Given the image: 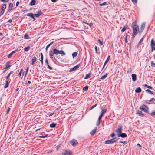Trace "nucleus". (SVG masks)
I'll list each match as a JSON object with an SVG mask.
<instances>
[{"instance_id":"f257e3e1","label":"nucleus","mask_w":155,"mask_h":155,"mask_svg":"<svg viewBox=\"0 0 155 155\" xmlns=\"http://www.w3.org/2000/svg\"><path fill=\"white\" fill-rule=\"evenodd\" d=\"M136 23L137 22L136 21L133 22L132 24L131 27L133 29V33L138 34L140 31H139V26Z\"/></svg>"},{"instance_id":"f03ea898","label":"nucleus","mask_w":155,"mask_h":155,"mask_svg":"<svg viewBox=\"0 0 155 155\" xmlns=\"http://www.w3.org/2000/svg\"><path fill=\"white\" fill-rule=\"evenodd\" d=\"M140 109L142 111H143L145 113L149 114V109L148 107L147 106L144 104L141 105L139 107Z\"/></svg>"},{"instance_id":"7ed1b4c3","label":"nucleus","mask_w":155,"mask_h":155,"mask_svg":"<svg viewBox=\"0 0 155 155\" xmlns=\"http://www.w3.org/2000/svg\"><path fill=\"white\" fill-rule=\"evenodd\" d=\"M63 155H72V152L69 149H67L64 151L62 153Z\"/></svg>"},{"instance_id":"20e7f679","label":"nucleus","mask_w":155,"mask_h":155,"mask_svg":"<svg viewBox=\"0 0 155 155\" xmlns=\"http://www.w3.org/2000/svg\"><path fill=\"white\" fill-rule=\"evenodd\" d=\"M121 126H119L118 128L116 130L115 132L117 134H120L122 132V129Z\"/></svg>"},{"instance_id":"39448f33","label":"nucleus","mask_w":155,"mask_h":155,"mask_svg":"<svg viewBox=\"0 0 155 155\" xmlns=\"http://www.w3.org/2000/svg\"><path fill=\"white\" fill-rule=\"evenodd\" d=\"M101 114L99 116L98 118L99 119H101L102 117H103L104 114L107 111V109H103L102 108L101 109Z\"/></svg>"},{"instance_id":"423d86ee","label":"nucleus","mask_w":155,"mask_h":155,"mask_svg":"<svg viewBox=\"0 0 155 155\" xmlns=\"http://www.w3.org/2000/svg\"><path fill=\"white\" fill-rule=\"evenodd\" d=\"M70 143L73 146H76L78 144L77 141L74 139H73L70 141Z\"/></svg>"},{"instance_id":"0eeeda50","label":"nucleus","mask_w":155,"mask_h":155,"mask_svg":"<svg viewBox=\"0 0 155 155\" xmlns=\"http://www.w3.org/2000/svg\"><path fill=\"white\" fill-rule=\"evenodd\" d=\"M49 56L50 58H51V59L53 61H54V60H56V59L54 56V50H53V51H49Z\"/></svg>"},{"instance_id":"6e6552de","label":"nucleus","mask_w":155,"mask_h":155,"mask_svg":"<svg viewBox=\"0 0 155 155\" xmlns=\"http://www.w3.org/2000/svg\"><path fill=\"white\" fill-rule=\"evenodd\" d=\"M145 22H143L141 24V27H140V30L139 31L140 33H142L144 30L145 27Z\"/></svg>"},{"instance_id":"1a4fd4ad","label":"nucleus","mask_w":155,"mask_h":155,"mask_svg":"<svg viewBox=\"0 0 155 155\" xmlns=\"http://www.w3.org/2000/svg\"><path fill=\"white\" fill-rule=\"evenodd\" d=\"M11 66V65H9V62H8L6 63V66L3 69L4 70L3 71V73H5L7 70L8 68L10 67Z\"/></svg>"},{"instance_id":"9d476101","label":"nucleus","mask_w":155,"mask_h":155,"mask_svg":"<svg viewBox=\"0 0 155 155\" xmlns=\"http://www.w3.org/2000/svg\"><path fill=\"white\" fill-rule=\"evenodd\" d=\"M114 139H111L105 141L104 143L105 144H112L115 143V141H113Z\"/></svg>"},{"instance_id":"9b49d317","label":"nucleus","mask_w":155,"mask_h":155,"mask_svg":"<svg viewBox=\"0 0 155 155\" xmlns=\"http://www.w3.org/2000/svg\"><path fill=\"white\" fill-rule=\"evenodd\" d=\"M80 65H81V64L80 63V64H78V65L74 66L73 68L70 69V71L71 72V71H74V70H77L79 68V67L80 66Z\"/></svg>"},{"instance_id":"f8f14e48","label":"nucleus","mask_w":155,"mask_h":155,"mask_svg":"<svg viewBox=\"0 0 155 155\" xmlns=\"http://www.w3.org/2000/svg\"><path fill=\"white\" fill-rule=\"evenodd\" d=\"M26 15L27 16L30 17L31 18H32L33 19L34 21H35V19L34 17L35 14L34 15L33 13H28Z\"/></svg>"},{"instance_id":"ddd939ff","label":"nucleus","mask_w":155,"mask_h":155,"mask_svg":"<svg viewBox=\"0 0 155 155\" xmlns=\"http://www.w3.org/2000/svg\"><path fill=\"white\" fill-rule=\"evenodd\" d=\"M43 13L41 12V10L38 11L37 13L35 14V15L36 17H38L40 15H43Z\"/></svg>"},{"instance_id":"4468645a","label":"nucleus","mask_w":155,"mask_h":155,"mask_svg":"<svg viewBox=\"0 0 155 155\" xmlns=\"http://www.w3.org/2000/svg\"><path fill=\"white\" fill-rule=\"evenodd\" d=\"M117 136L118 137H121L122 138H125L127 137L126 134L125 133H121L120 134H117Z\"/></svg>"},{"instance_id":"2eb2a0df","label":"nucleus","mask_w":155,"mask_h":155,"mask_svg":"<svg viewBox=\"0 0 155 155\" xmlns=\"http://www.w3.org/2000/svg\"><path fill=\"white\" fill-rule=\"evenodd\" d=\"M136 114L141 117L144 116V114L142 113V111H140L139 110H137V111Z\"/></svg>"},{"instance_id":"dca6fc26","label":"nucleus","mask_w":155,"mask_h":155,"mask_svg":"<svg viewBox=\"0 0 155 155\" xmlns=\"http://www.w3.org/2000/svg\"><path fill=\"white\" fill-rule=\"evenodd\" d=\"M18 50V49H16L15 51H13L12 52H11L8 56V58H10L12 55L13 54L15 53Z\"/></svg>"},{"instance_id":"f3484780","label":"nucleus","mask_w":155,"mask_h":155,"mask_svg":"<svg viewBox=\"0 0 155 155\" xmlns=\"http://www.w3.org/2000/svg\"><path fill=\"white\" fill-rule=\"evenodd\" d=\"M132 80L134 81L137 80V75L136 74H133L131 75Z\"/></svg>"},{"instance_id":"a211bd4d","label":"nucleus","mask_w":155,"mask_h":155,"mask_svg":"<svg viewBox=\"0 0 155 155\" xmlns=\"http://www.w3.org/2000/svg\"><path fill=\"white\" fill-rule=\"evenodd\" d=\"M40 55L41 56V58H40V61L41 64L42 66L43 65V56L42 53H40Z\"/></svg>"},{"instance_id":"6ab92c4d","label":"nucleus","mask_w":155,"mask_h":155,"mask_svg":"<svg viewBox=\"0 0 155 155\" xmlns=\"http://www.w3.org/2000/svg\"><path fill=\"white\" fill-rule=\"evenodd\" d=\"M150 46L151 48H153V47L155 46V43L153 39H152L151 40L150 42Z\"/></svg>"},{"instance_id":"aec40b11","label":"nucleus","mask_w":155,"mask_h":155,"mask_svg":"<svg viewBox=\"0 0 155 155\" xmlns=\"http://www.w3.org/2000/svg\"><path fill=\"white\" fill-rule=\"evenodd\" d=\"M57 124L54 122L52 123L50 125V127L51 128H54L55 127Z\"/></svg>"},{"instance_id":"412c9836","label":"nucleus","mask_w":155,"mask_h":155,"mask_svg":"<svg viewBox=\"0 0 155 155\" xmlns=\"http://www.w3.org/2000/svg\"><path fill=\"white\" fill-rule=\"evenodd\" d=\"M28 70H29V66L28 65V67H27V69H26V71H25L23 72L22 73V75L23 76L24 74V73L25 72V77L26 76V74L28 72Z\"/></svg>"},{"instance_id":"4be33fe9","label":"nucleus","mask_w":155,"mask_h":155,"mask_svg":"<svg viewBox=\"0 0 155 155\" xmlns=\"http://www.w3.org/2000/svg\"><path fill=\"white\" fill-rule=\"evenodd\" d=\"M91 74V73L90 72L86 75L85 77L84 78V79H87L90 77V75Z\"/></svg>"},{"instance_id":"5701e85b","label":"nucleus","mask_w":155,"mask_h":155,"mask_svg":"<svg viewBox=\"0 0 155 155\" xmlns=\"http://www.w3.org/2000/svg\"><path fill=\"white\" fill-rule=\"evenodd\" d=\"M141 89L140 87H137L135 90V92L136 93H139L141 91Z\"/></svg>"},{"instance_id":"b1692460","label":"nucleus","mask_w":155,"mask_h":155,"mask_svg":"<svg viewBox=\"0 0 155 155\" xmlns=\"http://www.w3.org/2000/svg\"><path fill=\"white\" fill-rule=\"evenodd\" d=\"M96 128H95L94 129H93L92 130V131L90 132V134L91 135L93 136L94 135L95 133L96 132Z\"/></svg>"},{"instance_id":"393cba45","label":"nucleus","mask_w":155,"mask_h":155,"mask_svg":"<svg viewBox=\"0 0 155 155\" xmlns=\"http://www.w3.org/2000/svg\"><path fill=\"white\" fill-rule=\"evenodd\" d=\"M36 3V1L35 0H32L30 2L29 5L31 6L34 5Z\"/></svg>"},{"instance_id":"a878e982","label":"nucleus","mask_w":155,"mask_h":155,"mask_svg":"<svg viewBox=\"0 0 155 155\" xmlns=\"http://www.w3.org/2000/svg\"><path fill=\"white\" fill-rule=\"evenodd\" d=\"M54 54L56 55H57L59 54V50H58L57 49H54Z\"/></svg>"},{"instance_id":"bb28decb","label":"nucleus","mask_w":155,"mask_h":155,"mask_svg":"<svg viewBox=\"0 0 155 155\" xmlns=\"http://www.w3.org/2000/svg\"><path fill=\"white\" fill-rule=\"evenodd\" d=\"M59 54H61L62 56L65 55H66L65 52H64L62 50H59Z\"/></svg>"},{"instance_id":"cd10ccee","label":"nucleus","mask_w":155,"mask_h":155,"mask_svg":"<svg viewBox=\"0 0 155 155\" xmlns=\"http://www.w3.org/2000/svg\"><path fill=\"white\" fill-rule=\"evenodd\" d=\"M5 82H6L4 86V87L5 88H7L9 86V83H8V80H6Z\"/></svg>"},{"instance_id":"c85d7f7f","label":"nucleus","mask_w":155,"mask_h":155,"mask_svg":"<svg viewBox=\"0 0 155 155\" xmlns=\"http://www.w3.org/2000/svg\"><path fill=\"white\" fill-rule=\"evenodd\" d=\"M127 27L128 26L127 25L124 26L123 28L121 30V31L122 32H124L126 30V29L127 28Z\"/></svg>"},{"instance_id":"c756f323","label":"nucleus","mask_w":155,"mask_h":155,"mask_svg":"<svg viewBox=\"0 0 155 155\" xmlns=\"http://www.w3.org/2000/svg\"><path fill=\"white\" fill-rule=\"evenodd\" d=\"M144 36L143 37L141 38V39L140 40V41L139 43L137 45L138 47L140 46V44L143 42V39H144Z\"/></svg>"},{"instance_id":"7c9ffc66","label":"nucleus","mask_w":155,"mask_h":155,"mask_svg":"<svg viewBox=\"0 0 155 155\" xmlns=\"http://www.w3.org/2000/svg\"><path fill=\"white\" fill-rule=\"evenodd\" d=\"M53 41L51 42L46 46L45 48V50L46 51H47L48 48L50 46V45H51L52 44H53Z\"/></svg>"},{"instance_id":"2f4dec72","label":"nucleus","mask_w":155,"mask_h":155,"mask_svg":"<svg viewBox=\"0 0 155 155\" xmlns=\"http://www.w3.org/2000/svg\"><path fill=\"white\" fill-rule=\"evenodd\" d=\"M24 37L25 39H28L30 38L29 36L27 33H26L24 35Z\"/></svg>"},{"instance_id":"473e14b6","label":"nucleus","mask_w":155,"mask_h":155,"mask_svg":"<svg viewBox=\"0 0 155 155\" xmlns=\"http://www.w3.org/2000/svg\"><path fill=\"white\" fill-rule=\"evenodd\" d=\"M30 46H28L26 47H25L24 48V50L25 52H27L28 50H29L30 48Z\"/></svg>"},{"instance_id":"72a5a7b5","label":"nucleus","mask_w":155,"mask_h":155,"mask_svg":"<svg viewBox=\"0 0 155 155\" xmlns=\"http://www.w3.org/2000/svg\"><path fill=\"white\" fill-rule=\"evenodd\" d=\"M145 91L146 92L148 93L151 94H153V93L152 91H151L149 89L146 90H145Z\"/></svg>"},{"instance_id":"f704fd0d","label":"nucleus","mask_w":155,"mask_h":155,"mask_svg":"<svg viewBox=\"0 0 155 155\" xmlns=\"http://www.w3.org/2000/svg\"><path fill=\"white\" fill-rule=\"evenodd\" d=\"M147 101L149 102L150 103L155 102V99L154 98H152L149 100H147Z\"/></svg>"},{"instance_id":"c9c22d12","label":"nucleus","mask_w":155,"mask_h":155,"mask_svg":"<svg viewBox=\"0 0 155 155\" xmlns=\"http://www.w3.org/2000/svg\"><path fill=\"white\" fill-rule=\"evenodd\" d=\"M6 4H4L2 7V10L4 11L6 8Z\"/></svg>"},{"instance_id":"e433bc0d","label":"nucleus","mask_w":155,"mask_h":155,"mask_svg":"<svg viewBox=\"0 0 155 155\" xmlns=\"http://www.w3.org/2000/svg\"><path fill=\"white\" fill-rule=\"evenodd\" d=\"M108 74V73H107L106 74L103 76H102L101 78V79H102V80H104V79H105L107 76V75Z\"/></svg>"},{"instance_id":"4c0bfd02","label":"nucleus","mask_w":155,"mask_h":155,"mask_svg":"<svg viewBox=\"0 0 155 155\" xmlns=\"http://www.w3.org/2000/svg\"><path fill=\"white\" fill-rule=\"evenodd\" d=\"M78 54V53L77 52H73L72 54V56L73 58H74L76 57Z\"/></svg>"},{"instance_id":"58836bf2","label":"nucleus","mask_w":155,"mask_h":155,"mask_svg":"<svg viewBox=\"0 0 155 155\" xmlns=\"http://www.w3.org/2000/svg\"><path fill=\"white\" fill-rule=\"evenodd\" d=\"M145 103L147 105H149L151 104H155V102L150 103L149 102L147 101V100L145 102Z\"/></svg>"},{"instance_id":"ea45409f","label":"nucleus","mask_w":155,"mask_h":155,"mask_svg":"<svg viewBox=\"0 0 155 155\" xmlns=\"http://www.w3.org/2000/svg\"><path fill=\"white\" fill-rule=\"evenodd\" d=\"M88 88V86H86L85 87H84L83 88V91H85L87 90Z\"/></svg>"},{"instance_id":"a19ab883","label":"nucleus","mask_w":155,"mask_h":155,"mask_svg":"<svg viewBox=\"0 0 155 155\" xmlns=\"http://www.w3.org/2000/svg\"><path fill=\"white\" fill-rule=\"evenodd\" d=\"M97 104H96L95 105L91 106L89 108V110H92V109H93V108H94L95 107L97 106Z\"/></svg>"},{"instance_id":"79ce46f5","label":"nucleus","mask_w":155,"mask_h":155,"mask_svg":"<svg viewBox=\"0 0 155 155\" xmlns=\"http://www.w3.org/2000/svg\"><path fill=\"white\" fill-rule=\"evenodd\" d=\"M150 114L153 117L155 118V111L151 113Z\"/></svg>"},{"instance_id":"37998d69","label":"nucleus","mask_w":155,"mask_h":155,"mask_svg":"<svg viewBox=\"0 0 155 155\" xmlns=\"http://www.w3.org/2000/svg\"><path fill=\"white\" fill-rule=\"evenodd\" d=\"M84 23L89 25L90 27L93 25V23H87L85 22H84Z\"/></svg>"},{"instance_id":"c03bdc74","label":"nucleus","mask_w":155,"mask_h":155,"mask_svg":"<svg viewBox=\"0 0 155 155\" xmlns=\"http://www.w3.org/2000/svg\"><path fill=\"white\" fill-rule=\"evenodd\" d=\"M101 120V119H99V118L98 119V121L96 123V125L97 126H98L99 125Z\"/></svg>"},{"instance_id":"a18cd8bd","label":"nucleus","mask_w":155,"mask_h":155,"mask_svg":"<svg viewBox=\"0 0 155 155\" xmlns=\"http://www.w3.org/2000/svg\"><path fill=\"white\" fill-rule=\"evenodd\" d=\"M97 41L99 43V44L102 45H103V42L102 41H101L100 39H98V41Z\"/></svg>"},{"instance_id":"49530a36","label":"nucleus","mask_w":155,"mask_h":155,"mask_svg":"<svg viewBox=\"0 0 155 155\" xmlns=\"http://www.w3.org/2000/svg\"><path fill=\"white\" fill-rule=\"evenodd\" d=\"M37 60V58L35 56H34L31 59V61H33L35 62Z\"/></svg>"},{"instance_id":"de8ad7c7","label":"nucleus","mask_w":155,"mask_h":155,"mask_svg":"<svg viewBox=\"0 0 155 155\" xmlns=\"http://www.w3.org/2000/svg\"><path fill=\"white\" fill-rule=\"evenodd\" d=\"M107 5V2H103V3H102V4H99V5L100 6H103V5Z\"/></svg>"},{"instance_id":"09e8293b","label":"nucleus","mask_w":155,"mask_h":155,"mask_svg":"<svg viewBox=\"0 0 155 155\" xmlns=\"http://www.w3.org/2000/svg\"><path fill=\"white\" fill-rule=\"evenodd\" d=\"M110 55H109V56H108V57H107V59L106 60V61H106V62H108V61H109V60H110Z\"/></svg>"},{"instance_id":"8fccbe9b","label":"nucleus","mask_w":155,"mask_h":155,"mask_svg":"<svg viewBox=\"0 0 155 155\" xmlns=\"http://www.w3.org/2000/svg\"><path fill=\"white\" fill-rule=\"evenodd\" d=\"M132 68H130V69H129V70L128 71H127V73H130L132 71Z\"/></svg>"},{"instance_id":"3c124183","label":"nucleus","mask_w":155,"mask_h":155,"mask_svg":"<svg viewBox=\"0 0 155 155\" xmlns=\"http://www.w3.org/2000/svg\"><path fill=\"white\" fill-rule=\"evenodd\" d=\"M13 7V4L12 3H10L9 4V8H12Z\"/></svg>"},{"instance_id":"603ef678","label":"nucleus","mask_w":155,"mask_h":155,"mask_svg":"<svg viewBox=\"0 0 155 155\" xmlns=\"http://www.w3.org/2000/svg\"><path fill=\"white\" fill-rule=\"evenodd\" d=\"M127 38V34H126V36L125 37V42L126 43H127L128 42Z\"/></svg>"},{"instance_id":"864d4df0","label":"nucleus","mask_w":155,"mask_h":155,"mask_svg":"<svg viewBox=\"0 0 155 155\" xmlns=\"http://www.w3.org/2000/svg\"><path fill=\"white\" fill-rule=\"evenodd\" d=\"M151 66L155 67V63H154L153 61H152L151 62Z\"/></svg>"},{"instance_id":"5fc2aeb1","label":"nucleus","mask_w":155,"mask_h":155,"mask_svg":"<svg viewBox=\"0 0 155 155\" xmlns=\"http://www.w3.org/2000/svg\"><path fill=\"white\" fill-rule=\"evenodd\" d=\"M4 11H3V10H2L0 12V17L4 13Z\"/></svg>"},{"instance_id":"6e6d98bb","label":"nucleus","mask_w":155,"mask_h":155,"mask_svg":"<svg viewBox=\"0 0 155 155\" xmlns=\"http://www.w3.org/2000/svg\"><path fill=\"white\" fill-rule=\"evenodd\" d=\"M61 145H58L56 147V149L57 150H58V149L60 148L61 147Z\"/></svg>"},{"instance_id":"4d7b16f0","label":"nucleus","mask_w":155,"mask_h":155,"mask_svg":"<svg viewBox=\"0 0 155 155\" xmlns=\"http://www.w3.org/2000/svg\"><path fill=\"white\" fill-rule=\"evenodd\" d=\"M137 34H136V33H133V35H132V38H133V39H134V37H135V36H136V35H137Z\"/></svg>"},{"instance_id":"13d9d810","label":"nucleus","mask_w":155,"mask_h":155,"mask_svg":"<svg viewBox=\"0 0 155 155\" xmlns=\"http://www.w3.org/2000/svg\"><path fill=\"white\" fill-rule=\"evenodd\" d=\"M45 63L47 65H49L48 64V59H46Z\"/></svg>"},{"instance_id":"bf43d9fd","label":"nucleus","mask_w":155,"mask_h":155,"mask_svg":"<svg viewBox=\"0 0 155 155\" xmlns=\"http://www.w3.org/2000/svg\"><path fill=\"white\" fill-rule=\"evenodd\" d=\"M120 142L121 143H122L124 144H127V143L126 141H120Z\"/></svg>"},{"instance_id":"052dcab7","label":"nucleus","mask_w":155,"mask_h":155,"mask_svg":"<svg viewBox=\"0 0 155 155\" xmlns=\"http://www.w3.org/2000/svg\"><path fill=\"white\" fill-rule=\"evenodd\" d=\"M137 147H139L140 149H141L142 147H141V145L140 144H139V143L137 144Z\"/></svg>"},{"instance_id":"680f3d73","label":"nucleus","mask_w":155,"mask_h":155,"mask_svg":"<svg viewBox=\"0 0 155 155\" xmlns=\"http://www.w3.org/2000/svg\"><path fill=\"white\" fill-rule=\"evenodd\" d=\"M9 0H1L2 2H7L9 1Z\"/></svg>"},{"instance_id":"e2e57ef3","label":"nucleus","mask_w":155,"mask_h":155,"mask_svg":"<svg viewBox=\"0 0 155 155\" xmlns=\"http://www.w3.org/2000/svg\"><path fill=\"white\" fill-rule=\"evenodd\" d=\"M112 139H114L113 141H115V142L117 141L119 139H117L116 137H114Z\"/></svg>"},{"instance_id":"0e129e2a","label":"nucleus","mask_w":155,"mask_h":155,"mask_svg":"<svg viewBox=\"0 0 155 155\" xmlns=\"http://www.w3.org/2000/svg\"><path fill=\"white\" fill-rule=\"evenodd\" d=\"M94 48L95 50L96 53H97V46H95L94 47Z\"/></svg>"},{"instance_id":"69168bd1","label":"nucleus","mask_w":155,"mask_h":155,"mask_svg":"<svg viewBox=\"0 0 155 155\" xmlns=\"http://www.w3.org/2000/svg\"><path fill=\"white\" fill-rule=\"evenodd\" d=\"M115 134L114 133H112L111 134V136L112 137H114V136H115Z\"/></svg>"},{"instance_id":"338daca9","label":"nucleus","mask_w":155,"mask_h":155,"mask_svg":"<svg viewBox=\"0 0 155 155\" xmlns=\"http://www.w3.org/2000/svg\"><path fill=\"white\" fill-rule=\"evenodd\" d=\"M10 110V108L9 107H8V109L6 111L7 114H8Z\"/></svg>"},{"instance_id":"774afa93","label":"nucleus","mask_w":155,"mask_h":155,"mask_svg":"<svg viewBox=\"0 0 155 155\" xmlns=\"http://www.w3.org/2000/svg\"><path fill=\"white\" fill-rule=\"evenodd\" d=\"M47 68H49L50 70H52L53 69L49 65H47Z\"/></svg>"}]
</instances>
